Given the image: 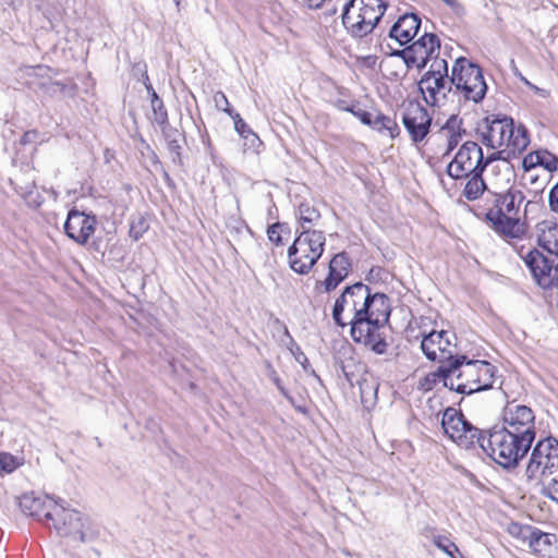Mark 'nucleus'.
<instances>
[{
	"label": "nucleus",
	"instance_id": "ddd939ff",
	"mask_svg": "<svg viewBox=\"0 0 558 558\" xmlns=\"http://www.w3.org/2000/svg\"><path fill=\"white\" fill-rule=\"evenodd\" d=\"M484 170L483 149L473 141L463 143L447 166V174L454 180H461L472 173H483Z\"/></svg>",
	"mask_w": 558,
	"mask_h": 558
},
{
	"label": "nucleus",
	"instance_id": "1a4fd4ad",
	"mask_svg": "<svg viewBox=\"0 0 558 558\" xmlns=\"http://www.w3.org/2000/svg\"><path fill=\"white\" fill-rule=\"evenodd\" d=\"M367 287L362 282H356L347 287L336 300L332 318L338 326L350 325L351 330H353L357 319L363 317V307L367 300Z\"/></svg>",
	"mask_w": 558,
	"mask_h": 558
},
{
	"label": "nucleus",
	"instance_id": "49530a36",
	"mask_svg": "<svg viewBox=\"0 0 558 558\" xmlns=\"http://www.w3.org/2000/svg\"><path fill=\"white\" fill-rule=\"evenodd\" d=\"M508 151L509 149L506 147V149H502V150H499V151H495L490 155H488L487 157H484V162H485V168L492 163L493 161L497 160V159H506L508 158Z\"/></svg>",
	"mask_w": 558,
	"mask_h": 558
},
{
	"label": "nucleus",
	"instance_id": "3c124183",
	"mask_svg": "<svg viewBox=\"0 0 558 558\" xmlns=\"http://www.w3.org/2000/svg\"><path fill=\"white\" fill-rule=\"evenodd\" d=\"M308 8L317 9L322 7L325 0H303Z\"/></svg>",
	"mask_w": 558,
	"mask_h": 558
},
{
	"label": "nucleus",
	"instance_id": "5fc2aeb1",
	"mask_svg": "<svg viewBox=\"0 0 558 558\" xmlns=\"http://www.w3.org/2000/svg\"><path fill=\"white\" fill-rule=\"evenodd\" d=\"M532 205V202H527L526 205H525V209L523 211V217H525V214H526V210H527V207Z\"/></svg>",
	"mask_w": 558,
	"mask_h": 558
},
{
	"label": "nucleus",
	"instance_id": "4be33fe9",
	"mask_svg": "<svg viewBox=\"0 0 558 558\" xmlns=\"http://www.w3.org/2000/svg\"><path fill=\"white\" fill-rule=\"evenodd\" d=\"M61 498H53L50 496H36L34 493L24 494L20 499V507L22 511L31 517L36 518L38 521L43 519L50 520L53 518L54 508L58 507Z\"/></svg>",
	"mask_w": 558,
	"mask_h": 558
},
{
	"label": "nucleus",
	"instance_id": "412c9836",
	"mask_svg": "<svg viewBox=\"0 0 558 558\" xmlns=\"http://www.w3.org/2000/svg\"><path fill=\"white\" fill-rule=\"evenodd\" d=\"M452 87L451 76H422L418 81V88L428 106L444 105Z\"/></svg>",
	"mask_w": 558,
	"mask_h": 558
},
{
	"label": "nucleus",
	"instance_id": "c9c22d12",
	"mask_svg": "<svg viewBox=\"0 0 558 558\" xmlns=\"http://www.w3.org/2000/svg\"><path fill=\"white\" fill-rule=\"evenodd\" d=\"M434 543L440 550L446 553L450 558H458L454 554H460L459 548L454 543L450 542L448 538L438 537L434 541Z\"/></svg>",
	"mask_w": 558,
	"mask_h": 558
},
{
	"label": "nucleus",
	"instance_id": "6e6d98bb",
	"mask_svg": "<svg viewBox=\"0 0 558 558\" xmlns=\"http://www.w3.org/2000/svg\"><path fill=\"white\" fill-rule=\"evenodd\" d=\"M442 1L446 2L447 4H450V5H452L454 3L453 0H442Z\"/></svg>",
	"mask_w": 558,
	"mask_h": 558
},
{
	"label": "nucleus",
	"instance_id": "603ef678",
	"mask_svg": "<svg viewBox=\"0 0 558 558\" xmlns=\"http://www.w3.org/2000/svg\"><path fill=\"white\" fill-rule=\"evenodd\" d=\"M274 383L276 384L277 388L280 390V392L284 396V397H288V393L286 391V389L283 388V386L281 385V381L278 377H275L274 378Z\"/></svg>",
	"mask_w": 558,
	"mask_h": 558
},
{
	"label": "nucleus",
	"instance_id": "7c9ffc66",
	"mask_svg": "<svg viewBox=\"0 0 558 558\" xmlns=\"http://www.w3.org/2000/svg\"><path fill=\"white\" fill-rule=\"evenodd\" d=\"M553 534L544 533L542 531H533L530 535V546L538 553L547 551L548 547L551 546Z\"/></svg>",
	"mask_w": 558,
	"mask_h": 558
},
{
	"label": "nucleus",
	"instance_id": "b1692460",
	"mask_svg": "<svg viewBox=\"0 0 558 558\" xmlns=\"http://www.w3.org/2000/svg\"><path fill=\"white\" fill-rule=\"evenodd\" d=\"M351 263L348 254L341 252L336 254L329 263V271L326 279L320 283L325 292L335 290L349 275Z\"/></svg>",
	"mask_w": 558,
	"mask_h": 558
},
{
	"label": "nucleus",
	"instance_id": "09e8293b",
	"mask_svg": "<svg viewBox=\"0 0 558 558\" xmlns=\"http://www.w3.org/2000/svg\"><path fill=\"white\" fill-rule=\"evenodd\" d=\"M526 86L543 97H546L548 95V93L545 89L537 87L536 85L532 84L531 82H526Z\"/></svg>",
	"mask_w": 558,
	"mask_h": 558
},
{
	"label": "nucleus",
	"instance_id": "a211bd4d",
	"mask_svg": "<svg viewBox=\"0 0 558 558\" xmlns=\"http://www.w3.org/2000/svg\"><path fill=\"white\" fill-rule=\"evenodd\" d=\"M421 349L425 356L430 361H437L440 364H450L456 356V344L451 342L447 331H432L424 336L421 342Z\"/></svg>",
	"mask_w": 558,
	"mask_h": 558
},
{
	"label": "nucleus",
	"instance_id": "6e6552de",
	"mask_svg": "<svg viewBox=\"0 0 558 558\" xmlns=\"http://www.w3.org/2000/svg\"><path fill=\"white\" fill-rule=\"evenodd\" d=\"M451 83L454 94L475 104L482 101L487 92L482 69L463 57L458 58L452 66Z\"/></svg>",
	"mask_w": 558,
	"mask_h": 558
},
{
	"label": "nucleus",
	"instance_id": "9d476101",
	"mask_svg": "<svg viewBox=\"0 0 558 558\" xmlns=\"http://www.w3.org/2000/svg\"><path fill=\"white\" fill-rule=\"evenodd\" d=\"M441 427L452 441L464 449H470L475 444L478 445L480 441H485L484 432L473 426L460 411L453 408H447L444 411Z\"/></svg>",
	"mask_w": 558,
	"mask_h": 558
},
{
	"label": "nucleus",
	"instance_id": "39448f33",
	"mask_svg": "<svg viewBox=\"0 0 558 558\" xmlns=\"http://www.w3.org/2000/svg\"><path fill=\"white\" fill-rule=\"evenodd\" d=\"M485 441H480V448L504 469H513L529 452L532 442L522 440L515 434H510L494 426L484 432Z\"/></svg>",
	"mask_w": 558,
	"mask_h": 558
},
{
	"label": "nucleus",
	"instance_id": "4d7b16f0",
	"mask_svg": "<svg viewBox=\"0 0 558 558\" xmlns=\"http://www.w3.org/2000/svg\"><path fill=\"white\" fill-rule=\"evenodd\" d=\"M520 78H521V81H522L525 85H526V82H529V81H527L524 76H522L521 74H520Z\"/></svg>",
	"mask_w": 558,
	"mask_h": 558
},
{
	"label": "nucleus",
	"instance_id": "dca6fc26",
	"mask_svg": "<svg viewBox=\"0 0 558 558\" xmlns=\"http://www.w3.org/2000/svg\"><path fill=\"white\" fill-rule=\"evenodd\" d=\"M401 120L412 144L416 147L425 145L433 122L428 110L417 101H410L402 112Z\"/></svg>",
	"mask_w": 558,
	"mask_h": 558
},
{
	"label": "nucleus",
	"instance_id": "cd10ccee",
	"mask_svg": "<svg viewBox=\"0 0 558 558\" xmlns=\"http://www.w3.org/2000/svg\"><path fill=\"white\" fill-rule=\"evenodd\" d=\"M320 213L308 203H301L298 208L299 228L296 232L314 230L313 227L320 220Z\"/></svg>",
	"mask_w": 558,
	"mask_h": 558
},
{
	"label": "nucleus",
	"instance_id": "de8ad7c7",
	"mask_svg": "<svg viewBox=\"0 0 558 558\" xmlns=\"http://www.w3.org/2000/svg\"><path fill=\"white\" fill-rule=\"evenodd\" d=\"M550 209L558 214V183L549 192Z\"/></svg>",
	"mask_w": 558,
	"mask_h": 558
},
{
	"label": "nucleus",
	"instance_id": "4c0bfd02",
	"mask_svg": "<svg viewBox=\"0 0 558 558\" xmlns=\"http://www.w3.org/2000/svg\"><path fill=\"white\" fill-rule=\"evenodd\" d=\"M234 122V129L235 131L242 136L247 137V134H251L252 131L248 128V125L245 123V121L241 118V116L238 112H234L232 116H230Z\"/></svg>",
	"mask_w": 558,
	"mask_h": 558
},
{
	"label": "nucleus",
	"instance_id": "6ab92c4d",
	"mask_svg": "<svg viewBox=\"0 0 558 558\" xmlns=\"http://www.w3.org/2000/svg\"><path fill=\"white\" fill-rule=\"evenodd\" d=\"M347 380L351 386H359L362 402H368L376 398L378 383L373 374L365 369L362 364H355L354 361H347L341 366Z\"/></svg>",
	"mask_w": 558,
	"mask_h": 558
},
{
	"label": "nucleus",
	"instance_id": "a19ab883",
	"mask_svg": "<svg viewBox=\"0 0 558 558\" xmlns=\"http://www.w3.org/2000/svg\"><path fill=\"white\" fill-rule=\"evenodd\" d=\"M22 196L26 203L34 208L39 207L44 202L41 195L35 190H29L25 193H22Z\"/></svg>",
	"mask_w": 558,
	"mask_h": 558
},
{
	"label": "nucleus",
	"instance_id": "f257e3e1",
	"mask_svg": "<svg viewBox=\"0 0 558 558\" xmlns=\"http://www.w3.org/2000/svg\"><path fill=\"white\" fill-rule=\"evenodd\" d=\"M523 202L522 191L515 187L500 193L488 191L484 197L486 221L507 242L522 240L525 236L526 225L520 216Z\"/></svg>",
	"mask_w": 558,
	"mask_h": 558
},
{
	"label": "nucleus",
	"instance_id": "2f4dec72",
	"mask_svg": "<svg viewBox=\"0 0 558 558\" xmlns=\"http://www.w3.org/2000/svg\"><path fill=\"white\" fill-rule=\"evenodd\" d=\"M151 109H153V120L158 125L162 126L168 123V112L163 106L162 100L158 97L157 93L153 90V95L150 96Z\"/></svg>",
	"mask_w": 558,
	"mask_h": 558
},
{
	"label": "nucleus",
	"instance_id": "aec40b11",
	"mask_svg": "<svg viewBox=\"0 0 558 558\" xmlns=\"http://www.w3.org/2000/svg\"><path fill=\"white\" fill-rule=\"evenodd\" d=\"M96 217L77 209H71L64 222L65 234L78 244L87 243L96 229Z\"/></svg>",
	"mask_w": 558,
	"mask_h": 558
},
{
	"label": "nucleus",
	"instance_id": "9b49d317",
	"mask_svg": "<svg viewBox=\"0 0 558 558\" xmlns=\"http://www.w3.org/2000/svg\"><path fill=\"white\" fill-rule=\"evenodd\" d=\"M558 470V440L547 437L536 442L525 469L527 482L541 481L542 477Z\"/></svg>",
	"mask_w": 558,
	"mask_h": 558
},
{
	"label": "nucleus",
	"instance_id": "5701e85b",
	"mask_svg": "<svg viewBox=\"0 0 558 558\" xmlns=\"http://www.w3.org/2000/svg\"><path fill=\"white\" fill-rule=\"evenodd\" d=\"M421 27V19L415 13L401 15L389 31V37L400 46H405L416 36Z\"/></svg>",
	"mask_w": 558,
	"mask_h": 558
},
{
	"label": "nucleus",
	"instance_id": "20e7f679",
	"mask_svg": "<svg viewBox=\"0 0 558 558\" xmlns=\"http://www.w3.org/2000/svg\"><path fill=\"white\" fill-rule=\"evenodd\" d=\"M451 374L453 383H449V389L472 395L494 387L497 367L487 361L469 360L460 355L451 361Z\"/></svg>",
	"mask_w": 558,
	"mask_h": 558
},
{
	"label": "nucleus",
	"instance_id": "8fccbe9b",
	"mask_svg": "<svg viewBox=\"0 0 558 558\" xmlns=\"http://www.w3.org/2000/svg\"><path fill=\"white\" fill-rule=\"evenodd\" d=\"M143 77H144L143 83H144L148 94L151 96L153 95V90H155V89H154V87L150 84L149 76H148L147 72H145L143 74Z\"/></svg>",
	"mask_w": 558,
	"mask_h": 558
},
{
	"label": "nucleus",
	"instance_id": "7ed1b4c3",
	"mask_svg": "<svg viewBox=\"0 0 558 558\" xmlns=\"http://www.w3.org/2000/svg\"><path fill=\"white\" fill-rule=\"evenodd\" d=\"M481 142L488 148L506 146L508 156L521 154L529 145L527 131L523 125L514 128L513 119L507 116L486 117L477 126Z\"/></svg>",
	"mask_w": 558,
	"mask_h": 558
},
{
	"label": "nucleus",
	"instance_id": "f03ea898",
	"mask_svg": "<svg viewBox=\"0 0 558 558\" xmlns=\"http://www.w3.org/2000/svg\"><path fill=\"white\" fill-rule=\"evenodd\" d=\"M391 312L389 298L384 293H371L367 287V300L363 307V317L351 330L355 342L363 343L377 354H384L387 342L378 332L379 328L388 323Z\"/></svg>",
	"mask_w": 558,
	"mask_h": 558
},
{
	"label": "nucleus",
	"instance_id": "f3484780",
	"mask_svg": "<svg viewBox=\"0 0 558 558\" xmlns=\"http://www.w3.org/2000/svg\"><path fill=\"white\" fill-rule=\"evenodd\" d=\"M523 259L538 286L543 288L554 287L558 253L544 254L534 248Z\"/></svg>",
	"mask_w": 558,
	"mask_h": 558
},
{
	"label": "nucleus",
	"instance_id": "864d4df0",
	"mask_svg": "<svg viewBox=\"0 0 558 558\" xmlns=\"http://www.w3.org/2000/svg\"><path fill=\"white\" fill-rule=\"evenodd\" d=\"M556 278H555V284L557 288H558V262H557V265H556Z\"/></svg>",
	"mask_w": 558,
	"mask_h": 558
},
{
	"label": "nucleus",
	"instance_id": "0eeeda50",
	"mask_svg": "<svg viewBox=\"0 0 558 558\" xmlns=\"http://www.w3.org/2000/svg\"><path fill=\"white\" fill-rule=\"evenodd\" d=\"M296 233L298 236L288 248L289 266L296 274L307 275L323 255L326 238L322 230Z\"/></svg>",
	"mask_w": 558,
	"mask_h": 558
},
{
	"label": "nucleus",
	"instance_id": "37998d69",
	"mask_svg": "<svg viewBox=\"0 0 558 558\" xmlns=\"http://www.w3.org/2000/svg\"><path fill=\"white\" fill-rule=\"evenodd\" d=\"M167 140H168V149L171 154L174 155L173 157V161H180V150H181V146L179 144V141L175 138V137H171V134H167Z\"/></svg>",
	"mask_w": 558,
	"mask_h": 558
},
{
	"label": "nucleus",
	"instance_id": "72a5a7b5",
	"mask_svg": "<svg viewBox=\"0 0 558 558\" xmlns=\"http://www.w3.org/2000/svg\"><path fill=\"white\" fill-rule=\"evenodd\" d=\"M148 230V222L143 216H138L131 221L130 225V236L137 241Z\"/></svg>",
	"mask_w": 558,
	"mask_h": 558
},
{
	"label": "nucleus",
	"instance_id": "f704fd0d",
	"mask_svg": "<svg viewBox=\"0 0 558 558\" xmlns=\"http://www.w3.org/2000/svg\"><path fill=\"white\" fill-rule=\"evenodd\" d=\"M539 154V165L544 167L546 170L553 172L558 167V157L547 150H538Z\"/></svg>",
	"mask_w": 558,
	"mask_h": 558
},
{
	"label": "nucleus",
	"instance_id": "79ce46f5",
	"mask_svg": "<svg viewBox=\"0 0 558 558\" xmlns=\"http://www.w3.org/2000/svg\"><path fill=\"white\" fill-rule=\"evenodd\" d=\"M538 165H539V154H538V151H533V153L527 154L523 158V161H522V166H523L525 171H529V170L535 168Z\"/></svg>",
	"mask_w": 558,
	"mask_h": 558
},
{
	"label": "nucleus",
	"instance_id": "bb28decb",
	"mask_svg": "<svg viewBox=\"0 0 558 558\" xmlns=\"http://www.w3.org/2000/svg\"><path fill=\"white\" fill-rule=\"evenodd\" d=\"M440 381L447 388H449V383H453L451 363L446 365L441 364L437 371L428 373L421 379L420 387L424 390H432Z\"/></svg>",
	"mask_w": 558,
	"mask_h": 558
},
{
	"label": "nucleus",
	"instance_id": "c85d7f7f",
	"mask_svg": "<svg viewBox=\"0 0 558 558\" xmlns=\"http://www.w3.org/2000/svg\"><path fill=\"white\" fill-rule=\"evenodd\" d=\"M466 183L462 191V195L468 201L478 199L485 192L488 193L487 185L483 179V173H472L470 177H464Z\"/></svg>",
	"mask_w": 558,
	"mask_h": 558
},
{
	"label": "nucleus",
	"instance_id": "c756f323",
	"mask_svg": "<svg viewBox=\"0 0 558 558\" xmlns=\"http://www.w3.org/2000/svg\"><path fill=\"white\" fill-rule=\"evenodd\" d=\"M371 128L379 133H388L391 138L400 134V128L396 120L383 113L374 116Z\"/></svg>",
	"mask_w": 558,
	"mask_h": 558
},
{
	"label": "nucleus",
	"instance_id": "2eb2a0df",
	"mask_svg": "<svg viewBox=\"0 0 558 558\" xmlns=\"http://www.w3.org/2000/svg\"><path fill=\"white\" fill-rule=\"evenodd\" d=\"M439 38L433 33H425L410 46L401 50H395L390 54L402 58L408 68L416 66L422 70L434 58L435 53H439Z\"/></svg>",
	"mask_w": 558,
	"mask_h": 558
},
{
	"label": "nucleus",
	"instance_id": "393cba45",
	"mask_svg": "<svg viewBox=\"0 0 558 558\" xmlns=\"http://www.w3.org/2000/svg\"><path fill=\"white\" fill-rule=\"evenodd\" d=\"M537 243L547 253H557L558 226L550 220H543L536 225Z\"/></svg>",
	"mask_w": 558,
	"mask_h": 558
},
{
	"label": "nucleus",
	"instance_id": "e433bc0d",
	"mask_svg": "<svg viewBox=\"0 0 558 558\" xmlns=\"http://www.w3.org/2000/svg\"><path fill=\"white\" fill-rule=\"evenodd\" d=\"M214 102L218 110H221V111L228 113L229 116H232L234 113V111L230 107L228 98L223 92L219 90V92L215 93Z\"/></svg>",
	"mask_w": 558,
	"mask_h": 558
},
{
	"label": "nucleus",
	"instance_id": "4468645a",
	"mask_svg": "<svg viewBox=\"0 0 558 558\" xmlns=\"http://www.w3.org/2000/svg\"><path fill=\"white\" fill-rule=\"evenodd\" d=\"M500 428L533 444L536 435L534 412L526 405L509 402L502 411Z\"/></svg>",
	"mask_w": 558,
	"mask_h": 558
},
{
	"label": "nucleus",
	"instance_id": "423d86ee",
	"mask_svg": "<svg viewBox=\"0 0 558 558\" xmlns=\"http://www.w3.org/2000/svg\"><path fill=\"white\" fill-rule=\"evenodd\" d=\"M388 0H349L341 14L342 25L353 38H364L378 25Z\"/></svg>",
	"mask_w": 558,
	"mask_h": 558
},
{
	"label": "nucleus",
	"instance_id": "a878e982",
	"mask_svg": "<svg viewBox=\"0 0 558 558\" xmlns=\"http://www.w3.org/2000/svg\"><path fill=\"white\" fill-rule=\"evenodd\" d=\"M447 138V149L444 156H448L461 142L465 130L462 129V119L452 114L440 130Z\"/></svg>",
	"mask_w": 558,
	"mask_h": 558
},
{
	"label": "nucleus",
	"instance_id": "c03bdc74",
	"mask_svg": "<svg viewBox=\"0 0 558 558\" xmlns=\"http://www.w3.org/2000/svg\"><path fill=\"white\" fill-rule=\"evenodd\" d=\"M557 493H558V477L553 478L551 482L549 483V485L542 490V494L545 497H547L550 500L556 501V502H558V498L555 496V494H557Z\"/></svg>",
	"mask_w": 558,
	"mask_h": 558
},
{
	"label": "nucleus",
	"instance_id": "a18cd8bd",
	"mask_svg": "<svg viewBox=\"0 0 558 558\" xmlns=\"http://www.w3.org/2000/svg\"><path fill=\"white\" fill-rule=\"evenodd\" d=\"M356 118L360 119V121L363 123V124H366V125H372V122H373V119H374V116L371 113V112H367L365 110H362V109H357V110H353L351 109L350 110Z\"/></svg>",
	"mask_w": 558,
	"mask_h": 558
},
{
	"label": "nucleus",
	"instance_id": "f8f14e48",
	"mask_svg": "<svg viewBox=\"0 0 558 558\" xmlns=\"http://www.w3.org/2000/svg\"><path fill=\"white\" fill-rule=\"evenodd\" d=\"M65 504L62 499L54 508L53 518L51 519L52 526L59 536L74 543H84L86 531L89 527L88 519L80 511L66 508Z\"/></svg>",
	"mask_w": 558,
	"mask_h": 558
},
{
	"label": "nucleus",
	"instance_id": "ea45409f",
	"mask_svg": "<svg viewBox=\"0 0 558 558\" xmlns=\"http://www.w3.org/2000/svg\"><path fill=\"white\" fill-rule=\"evenodd\" d=\"M1 464H2V466H0V474L2 472L11 473L17 466V463L15 462V458L9 453H1Z\"/></svg>",
	"mask_w": 558,
	"mask_h": 558
},
{
	"label": "nucleus",
	"instance_id": "58836bf2",
	"mask_svg": "<svg viewBox=\"0 0 558 558\" xmlns=\"http://www.w3.org/2000/svg\"><path fill=\"white\" fill-rule=\"evenodd\" d=\"M281 228L282 225L280 222L272 223L267 229V235L269 241L275 243L276 245L282 244V238H281Z\"/></svg>",
	"mask_w": 558,
	"mask_h": 558
},
{
	"label": "nucleus",
	"instance_id": "13d9d810",
	"mask_svg": "<svg viewBox=\"0 0 558 558\" xmlns=\"http://www.w3.org/2000/svg\"><path fill=\"white\" fill-rule=\"evenodd\" d=\"M177 4H179L180 0H174Z\"/></svg>",
	"mask_w": 558,
	"mask_h": 558
},
{
	"label": "nucleus",
	"instance_id": "473e14b6",
	"mask_svg": "<svg viewBox=\"0 0 558 558\" xmlns=\"http://www.w3.org/2000/svg\"><path fill=\"white\" fill-rule=\"evenodd\" d=\"M432 61L429 70L423 76H448V63L445 59L439 58V53H435Z\"/></svg>",
	"mask_w": 558,
	"mask_h": 558
}]
</instances>
